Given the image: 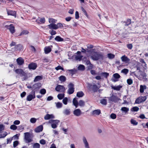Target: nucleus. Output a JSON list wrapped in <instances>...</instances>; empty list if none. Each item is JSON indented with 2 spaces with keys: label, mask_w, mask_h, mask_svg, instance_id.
<instances>
[{
  "label": "nucleus",
  "mask_w": 148,
  "mask_h": 148,
  "mask_svg": "<svg viewBox=\"0 0 148 148\" xmlns=\"http://www.w3.org/2000/svg\"><path fill=\"white\" fill-rule=\"evenodd\" d=\"M103 54L101 53L95 52L92 54L91 58L94 60H102L103 59Z\"/></svg>",
  "instance_id": "1"
},
{
  "label": "nucleus",
  "mask_w": 148,
  "mask_h": 148,
  "mask_svg": "<svg viewBox=\"0 0 148 148\" xmlns=\"http://www.w3.org/2000/svg\"><path fill=\"white\" fill-rule=\"evenodd\" d=\"M24 140L26 143H30L33 141V136L32 133L27 132L24 133Z\"/></svg>",
  "instance_id": "2"
},
{
  "label": "nucleus",
  "mask_w": 148,
  "mask_h": 148,
  "mask_svg": "<svg viewBox=\"0 0 148 148\" xmlns=\"http://www.w3.org/2000/svg\"><path fill=\"white\" fill-rule=\"evenodd\" d=\"M15 71L16 73L18 74L21 77H23L22 78V80H25L27 79V74L24 72L22 69H16L15 70Z\"/></svg>",
  "instance_id": "3"
},
{
  "label": "nucleus",
  "mask_w": 148,
  "mask_h": 148,
  "mask_svg": "<svg viewBox=\"0 0 148 148\" xmlns=\"http://www.w3.org/2000/svg\"><path fill=\"white\" fill-rule=\"evenodd\" d=\"M87 88L89 89H91L94 92H97L98 89L100 88V86H98L95 84H92L91 83H87Z\"/></svg>",
  "instance_id": "4"
},
{
  "label": "nucleus",
  "mask_w": 148,
  "mask_h": 148,
  "mask_svg": "<svg viewBox=\"0 0 148 148\" xmlns=\"http://www.w3.org/2000/svg\"><path fill=\"white\" fill-rule=\"evenodd\" d=\"M60 121L58 120H51L48 122L51 124V127L53 129H56Z\"/></svg>",
  "instance_id": "5"
},
{
  "label": "nucleus",
  "mask_w": 148,
  "mask_h": 148,
  "mask_svg": "<svg viewBox=\"0 0 148 148\" xmlns=\"http://www.w3.org/2000/svg\"><path fill=\"white\" fill-rule=\"evenodd\" d=\"M109 102H114L117 103L119 100V99L114 93H112L110 97H108Z\"/></svg>",
  "instance_id": "6"
},
{
  "label": "nucleus",
  "mask_w": 148,
  "mask_h": 148,
  "mask_svg": "<svg viewBox=\"0 0 148 148\" xmlns=\"http://www.w3.org/2000/svg\"><path fill=\"white\" fill-rule=\"evenodd\" d=\"M74 84L71 83L69 84L68 85V89L67 93L69 94H73L74 91Z\"/></svg>",
  "instance_id": "7"
},
{
  "label": "nucleus",
  "mask_w": 148,
  "mask_h": 148,
  "mask_svg": "<svg viewBox=\"0 0 148 148\" xmlns=\"http://www.w3.org/2000/svg\"><path fill=\"white\" fill-rule=\"evenodd\" d=\"M147 99L146 96L140 97L136 100L135 103H139L143 102L146 100Z\"/></svg>",
  "instance_id": "8"
},
{
  "label": "nucleus",
  "mask_w": 148,
  "mask_h": 148,
  "mask_svg": "<svg viewBox=\"0 0 148 148\" xmlns=\"http://www.w3.org/2000/svg\"><path fill=\"white\" fill-rule=\"evenodd\" d=\"M56 90L58 92H64L65 91V88L63 86L58 85L55 88Z\"/></svg>",
  "instance_id": "9"
},
{
  "label": "nucleus",
  "mask_w": 148,
  "mask_h": 148,
  "mask_svg": "<svg viewBox=\"0 0 148 148\" xmlns=\"http://www.w3.org/2000/svg\"><path fill=\"white\" fill-rule=\"evenodd\" d=\"M147 76L145 72H143L140 76L139 79L140 80H143L144 81H146L147 79L146 77Z\"/></svg>",
  "instance_id": "10"
},
{
  "label": "nucleus",
  "mask_w": 148,
  "mask_h": 148,
  "mask_svg": "<svg viewBox=\"0 0 148 148\" xmlns=\"http://www.w3.org/2000/svg\"><path fill=\"white\" fill-rule=\"evenodd\" d=\"M5 27L8 29L12 34L14 32V27L12 24H10L9 25H5Z\"/></svg>",
  "instance_id": "11"
},
{
  "label": "nucleus",
  "mask_w": 148,
  "mask_h": 148,
  "mask_svg": "<svg viewBox=\"0 0 148 148\" xmlns=\"http://www.w3.org/2000/svg\"><path fill=\"white\" fill-rule=\"evenodd\" d=\"M82 140L84 145L85 148H90L89 144L85 137H83Z\"/></svg>",
  "instance_id": "12"
},
{
  "label": "nucleus",
  "mask_w": 148,
  "mask_h": 148,
  "mask_svg": "<svg viewBox=\"0 0 148 148\" xmlns=\"http://www.w3.org/2000/svg\"><path fill=\"white\" fill-rule=\"evenodd\" d=\"M17 64L19 65H23L24 63V60L21 57H19L16 59Z\"/></svg>",
  "instance_id": "13"
},
{
  "label": "nucleus",
  "mask_w": 148,
  "mask_h": 148,
  "mask_svg": "<svg viewBox=\"0 0 148 148\" xmlns=\"http://www.w3.org/2000/svg\"><path fill=\"white\" fill-rule=\"evenodd\" d=\"M73 113L75 115L79 116L81 114V111L79 109H77L74 110Z\"/></svg>",
  "instance_id": "14"
},
{
  "label": "nucleus",
  "mask_w": 148,
  "mask_h": 148,
  "mask_svg": "<svg viewBox=\"0 0 148 148\" xmlns=\"http://www.w3.org/2000/svg\"><path fill=\"white\" fill-rule=\"evenodd\" d=\"M37 67L36 64L34 63H31L28 65V67L29 69L34 70Z\"/></svg>",
  "instance_id": "15"
},
{
  "label": "nucleus",
  "mask_w": 148,
  "mask_h": 148,
  "mask_svg": "<svg viewBox=\"0 0 148 148\" xmlns=\"http://www.w3.org/2000/svg\"><path fill=\"white\" fill-rule=\"evenodd\" d=\"M113 76L114 79H113V81L116 82L119 80V79L120 77V75L117 73L114 74Z\"/></svg>",
  "instance_id": "16"
},
{
  "label": "nucleus",
  "mask_w": 148,
  "mask_h": 148,
  "mask_svg": "<svg viewBox=\"0 0 148 148\" xmlns=\"http://www.w3.org/2000/svg\"><path fill=\"white\" fill-rule=\"evenodd\" d=\"M54 118L55 117L53 114H46L45 116L44 117V119L45 120H48L50 119H54Z\"/></svg>",
  "instance_id": "17"
},
{
  "label": "nucleus",
  "mask_w": 148,
  "mask_h": 148,
  "mask_svg": "<svg viewBox=\"0 0 148 148\" xmlns=\"http://www.w3.org/2000/svg\"><path fill=\"white\" fill-rule=\"evenodd\" d=\"M45 21V19L44 18H38L36 20V22L38 24L44 23Z\"/></svg>",
  "instance_id": "18"
},
{
  "label": "nucleus",
  "mask_w": 148,
  "mask_h": 148,
  "mask_svg": "<svg viewBox=\"0 0 148 148\" xmlns=\"http://www.w3.org/2000/svg\"><path fill=\"white\" fill-rule=\"evenodd\" d=\"M122 61L123 62L126 63H128L130 61V59L128 58L127 56L124 55L121 58Z\"/></svg>",
  "instance_id": "19"
},
{
  "label": "nucleus",
  "mask_w": 148,
  "mask_h": 148,
  "mask_svg": "<svg viewBox=\"0 0 148 148\" xmlns=\"http://www.w3.org/2000/svg\"><path fill=\"white\" fill-rule=\"evenodd\" d=\"M35 97V92H34L33 95L30 94L27 96L26 100L27 101H30L32 99H34Z\"/></svg>",
  "instance_id": "20"
},
{
  "label": "nucleus",
  "mask_w": 148,
  "mask_h": 148,
  "mask_svg": "<svg viewBox=\"0 0 148 148\" xmlns=\"http://www.w3.org/2000/svg\"><path fill=\"white\" fill-rule=\"evenodd\" d=\"M121 110L122 112L125 114H127L129 110V108L126 107H123L121 108Z\"/></svg>",
  "instance_id": "21"
},
{
  "label": "nucleus",
  "mask_w": 148,
  "mask_h": 148,
  "mask_svg": "<svg viewBox=\"0 0 148 148\" xmlns=\"http://www.w3.org/2000/svg\"><path fill=\"white\" fill-rule=\"evenodd\" d=\"M77 53L78 55L76 56L75 59L76 60H79V61H80L81 60L83 56L81 55L80 52L78 51L77 52Z\"/></svg>",
  "instance_id": "22"
},
{
  "label": "nucleus",
  "mask_w": 148,
  "mask_h": 148,
  "mask_svg": "<svg viewBox=\"0 0 148 148\" xmlns=\"http://www.w3.org/2000/svg\"><path fill=\"white\" fill-rule=\"evenodd\" d=\"M49 28L50 29H57L56 24L54 23H51L48 25Z\"/></svg>",
  "instance_id": "23"
},
{
  "label": "nucleus",
  "mask_w": 148,
  "mask_h": 148,
  "mask_svg": "<svg viewBox=\"0 0 148 148\" xmlns=\"http://www.w3.org/2000/svg\"><path fill=\"white\" fill-rule=\"evenodd\" d=\"M43 127L42 125H40L38 127L35 129V131L36 132H39L42 131Z\"/></svg>",
  "instance_id": "24"
},
{
  "label": "nucleus",
  "mask_w": 148,
  "mask_h": 148,
  "mask_svg": "<svg viewBox=\"0 0 148 148\" xmlns=\"http://www.w3.org/2000/svg\"><path fill=\"white\" fill-rule=\"evenodd\" d=\"M101 113V110L97 109L93 111L92 112V114L94 115H98Z\"/></svg>",
  "instance_id": "25"
},
{
  "label": "nucleus",
  "mask_w": 148,
  "mask_h": 148,
  "mask_svg": "<svg viewBox=\"0 0 148 148\" xmlns=\"http://www.w3.org/2000/svg\"><path fill=\"white\" fill-rule=\"evenodd\" d=\"M7 14L8 15H10L14 16H15L16 13L15 11L7 10Z\"/></svg>",
  "instance_id": "26"
},
{
  "label": "nucleus",
  "mask_w": 148,
  "mask_h": 148,
  "mask_svg": "<svg viewBox=\"0 0 148 148\" xmlns=\"http://www.w3.org/2000/svg\"><path fill=\"white\" fill-rule=\"evenodd\" d=\"M147 88V87L145 85H140V92L142 93L144 92V90Z\"/></svg>",
  "instance_id": "27"
},
{
  "label": "nucleus",
  "mask_w": 148,
  "mask_h": 148,
  "mask_svg": "<svg viewBox=\"0 0 148 148\" xmlns=\"http://www.w3.org/2000/svg\"><path fill=\"white\" fill-rule=\"evenodd\" d=\"M63 113L66 115H69L70 114L71 110L69 109H65L63 111Z\"/></svg>",
  "instance_id": "28"
},
{
  "label": "nucleus",
  "mask_w": 148,
  "mask_h": 148,
  "mask_svg": "<svg viewBox=\"0 0 148 148\" xmlns=\"http://www.w3.org/2000/svg\"><path fill=\"white\" fill-rule=\"evenodd\" d=\"M44 50L45 53L47 54L51 51V49L49 47H45Z\"/></svg>",
  "instance_id": "29"
},
{
  "label": "nucleus",
  "mask_w": 148,
  "mask_h": 148,
  "mask_svg": "<svg viewBox=\"0 0 148 148\" xmlns=\"http://www.w3.org/2000/svg\"><path fill=\"white\" fill-rule=\"evenodd\" d=\"M73 105L76 108H77L78 106V102L75 98L73 99Z\"/></svg>",
  "instance_id": "30"
},
{
  "label": "nucleus",
  "mask_w": 148,
  "mask_h": 148,
  "mask_svg": "<svg viewBox=\"0 0 148 148\" xmlns=\"http://www.w3.org/2000/svg\"><path fill=\"white\" fill-rule=\"evenodd\" d=\"M55 40L58 42H62L64 41V39L59 36H56L55 38Z\"/></svg>",
  "instance_id": "31"
},
{
  "label": "nucleus",
  "mask_w": 148,
  "mask_h": 148,
  "mask_svg": "<svg viewBox=\"0 0 148 148\" xmlns=\"http://www.w3.org/2000/svg\"><path fill=\"white\" fill-rule=\"evenodd\" d=\"M85 105V103L84 101L82 100H80L78 104V105H79L81 107H83Z\"/></svg>",
  "instance_id": "32"
},
{
  "label": "nucleus",
  "mask_w": 148,
  "mask_h": 148,
  "mask_svg": "<svg viewBox=\"0 0 148 148\" xmlns=\"http://www.w3.org/2000/svg\"><path fill=\"white\" fill-rule=\"evenodd\" d=\"M7 134V133L6 132L3 133H0V138H4Z\"/></svg>",
  "instance_id": "33"
},
{
  "label": "nucleus",
  "mask_w": 148,
  "mask_h": 148,
  "mask_svg": "<svg viewBox=\"0 0 148 148\" xmlns=\"http://www.w3.org/2000/svg\"><path fill=\"white\" fill-rule=\"evenodd\" d=\"M84 95V93L82 91L78 92L77 93V96L79 97H82Z\"/></svg>",
  "instance_id": "34"
},
{
  "label": "nucleus",
  "mask_w": 148,
  "mask_h": 148,
  "mask_svg": "<svg viewBox=\"0 0 148 148\" xmlns=\"http://www.w3.org/2000/svg\"><path fill=\"white\" fill-rule=\"evenodd\" d=\"M112 88L115 90H119L121 88L122 86H112Z\"/></svg>",
  "instance_id": "35"
},
{
  "label": "nucleus",
  "mask_w": 148,
  "mask_h": 148,
  "mask_svg": "<svg viewBox=\"0 0 148 148\" xmlns=\"http://www.w3.org/2000/svg\"><path fill=\"white\" fill-rule=\"evenodd\" d=\"M42 77L39 76H36L34 79V82H36L42 79Z\"/></svg>",
  "instance_id": "36"
},
{
  "label": "nucleus",
  "mask_w": 148,
  "mask_h": 148,
  "mask_svg": "<svg viewBox=\"0 0 148 148\" xmlns=\"http://www.w3.org/2000/svg\"><path fill=\"white\" fill-rule=\"evenodd\" d=\"M100 103L103 105H106L107 104V100L105 99H102L100 100Z\"/></svg>",
  "instance_id": "37"
},
{
  "label": "nucleus",
  "mask_w": 148,
  "mask_h": 148,
  "mask_svg": "<svg viewBox=\"0 0 148 148\" xmlns=\"http://www.w3.org/2000/svg\"><path fill=\"white\" fill-rule=\"evenodd\" d=\"M78 69L79 70L84 71L85 69V66L82 64H80L79 65L78 67Z\"/></svg>",
  "instance_id": "38"
},
{
  "label": "nucleus",
  "mask_w": 148,
  "mask_h": 148,
  "mask_svg": "<svg viewBox=\"0 0 148 148\" xmlns=\"http://www.w3.org/2000/svg\"><path fill=\"white\" fill-rule=\"evenodd\" d=\"M55 104L56 107L58 108H60L62 107V104L61 103L58 102L57 103H55Z\"/></svg>",
  "instance_id": "39"
},
{
  "label": "nucleus",
  "mask_w": 148,
  "mask_h": 148,
  "mask_svg": "<svg viewBox=\"0 0 148 148\" xmlns=\"http://www.w3.org/2000/svg\"><path fill=\"white\" fill-rule=\"evenodd\" d=\"M22 46L21 45H18L15 46L14 48L15 50H20L21 49Z\"/></svg>",
  "instance_id": "40"
},
{
  "label": "nucleus",
  "mask_w": 148,
  "mask_h": 148,
  "mask_svg": "<svg viewBox=\"0 0 148 148\" xmlns=\"http://www.w3.org/2000/svg\"><path fill=\"white\" fill-rule=\"evenodd\" d=\"M64 94H60L58 95L57 97L58 99L60 100L62 99L64 97Z\"/></svg>",
  "instance_id": "41"
},
{
  "label": "nucleus",
  "mask_w": 148,
  "mask_h": 148,
  "mask_svg": "<svg viewBox=\"0 0 148 148\" xmlns=\"http://www.w3.org/2000/svg\"><path fill=\"white\" fill-rule=\"evenodd\" d=\"M60 80L62 82H64L66 80V77L64 76H61L59 77Z\"/></svg>",
  "instance_id": "42"
},
{
  "label": "nucleus",
  "mask_w": 148,
  "mask_h": 148,
  "mask_svg": "<svg viewBox=\"0 0 148 148\" xmlns=\"http://www.w3.org/2000/svg\"><path fill=\"white\" fill-rule=\"evenodd\" d=\"M139 110L138 107L137 106L134 107L131 109L132 111L137 112Z\"/></svg>",
  "instance_id": "43"
},
{
  "label": "nucleus",
  "mask_w": 148,
  "mask_h": 148,
  "mask_svg": "<svg viewBox=\"0 0 148 148\" xmlns=\"http://www.w3.org/2000/svg\"><path fill=\"white\" fill-rule=\"evenodd\" d=\"M101 75L106 78H107L109 76V74L106 72H103L101 73Z\"/></svg>",
  "instance_id": "44"
},
{
  "label": "nucleus",
  "mask_w": 148,
  "mask_h": 148,
  "mask_svg": "<svg viewBox=\"0 0 148 148\" xmlns=\"http://www.w3.org/2000/svg\"><path fill=\"white\" fill-rule=\"evenodd\" d=\"M108 57L109 59H112L114 57L115 55L112 53H108Z\"/></svg>",
  "instance_id": "45"
},
{
  "label": "nucleus",
  "mask_w": 148,
  "mask_h": 148,
  "mask_svg": "<svg viewBox=\"0 0 148 148\" xmlns=\"http://www.w3.org/2000/svg\"><path fill=\"white\" fill-rule=\"evenodd\" d=\"M129 70L127 69H124L121 71V72L124 73L125 74H127Z\"/></svg>",
  "instance_id": "46"
},
{
  "label": "nucleus",
  "mask_w": 148,
  "mask_h": 148,
  "mask_svg": "<svg viewBox=\"0 0 148 148\" xmlns=\"http://www.w3.org/2000/svg\"><path fill=\"white\" fill-rule=\"evenodd\" d=\"M131 124L134 125H137L138 124V122L135 120L133 119H132L131 120Z\"/></svg>",
  "instance_id": "47"
},
{
  "label": "nucleus",
  "mask_w": 148,
  "mask_h": 148,
  "mask_svg": "<svg viewBox=\"0 0 148 148\" xmlns=\"http://www.w3.org/2000/svg\"><path fill=\"white\" fill-rule=\"evenodd\" d=\"M17 128V127L15 125H11L10 129L13 130H15Z\"/></svg>",
  "instance_id": "48"
},
{
  "label": "nucleus",
  "mask_w": 148,
  "mask_h": 148,
  "mask_svg": "<svg viewBox=\"0 0 148 148\" xmlns=\"http://www.w3.org/2000/svg\"><path fill=\"white\" fill-rule=\"evenodd\" d=\"M57 29L59 28H61L64 27L63 26L61 23H58L56 24Z\"/></svg>",
  "instance_id": "49"
},
{
  "label": "nucleus",
  "mask_w": 148,
  "mask_h": 148,
  "mask_svg": "<svg viewBox=\"0 0 148 148\" xmlns=\"http://www.w3.org/2000/svg\"><path fill=\"white\" fill-rule=\"evenodd\" d=\"M33 148H40V145L38 143H36L33 145Z\"/></svg>",
  "instance_id": "50"
},
{
  "label": "nucleus",
  "mask_w": 148,
  "mask_h": 148,
  "mask_svg": "<svg viewBox=\"0 0 148 148\" xmlns=\"http://www.w3.org/2000/svg\"><path fill=\"white\" fill-rule=\"evenodd\" d=\"M56 20L54 19L53 18H50L49 19V22L50 23H56Z\"/></svg>",
  "instance_id": "51"
},
{
  "label": "nucleus",
  "mask_w": 148,
  "mask_h": 148,
  "mask_svg": "<svg viewBox=\"0 0 148 148\" xmlns=\"http://www.w3.org/2000/svg\"><path fill=\"white\" fill-rule=\"evenodd\" d=\"M110 118L112 119H116V114L114 113H112L110 115Z\"/></svg>",
  "instance_id": "52"
},
{
  "label": "nucleus",
  "mask_w": 148,
  "mask_h": 148,
  "mask_svg": "<svg viewBox=\"0 0 148 148\" xmlns=\"http://www.w3.org/2000/svg\"><path fill=\"white\" fill-rule=\"evenodd\" d=\"M68 101V99L67 97H65L63 99L62 102L65 105L67 104Z\"/></svg>",
  "instance_id": "53"
},
{
  "label": "nucleus",
  "mask_w": 148,
  "mask_h": 148,
  "mask_svg": "<svg viewBox=\"0 0 148 148\" xmlns=\"http://www.w3.org/2000/svg\"><path fill=\"white\" fill-rule=\"evenodd\" d=\"M123 23H125V25L128 26L131 23V20L130 19H128L127 20V21L126 22H123Z\"/></svg>",
  "instance_id": "54"
},
{
  "label": "nucleus",
  "mask_w": 148,
  "mask_h": 148,
  "mask_svg": "<svg viewBox=\"0 0 148 148\" xmlns=\"http://www.w3.org/2000/svg\"><path fill=\"white\" fill-rule=\"evenodd\" d=\"M36 121V119L34 118H32L30 119V122L33 123H35Z\"/></svg>",
  "instance_id": "55"
},
{
  "label": "nucleus",
  "mask_w": 148,
  "mask_h": 148,
  "mask_svg": "<svg viewBox=\"0 0 148 148\" xmlns=\"http://www.w3.org/2000/svg\"><path fill=\"white\" fill-rule=\"evenodd\" d=\"M46 92V90L45 89H42L40 91V93L42 95H44Z\"/></svg>",
  "instance_id": "56"
},
{
  "label": "nucleus",
  "mask_w": 148,
  "mask_h": 148,
  "mask_svg": "<svg viewBox=\"0 0 148 148\" xmlns=\"http://www.w3.org/2000/svg\"><path fill=\"white\" fill-rule=\"evenodd\" d=\"M18 141H16L13 142V147H16L18 145Z\"/></svg>",
  "instance_id": "57"
},
{
  "label": "nucleus",
  "mask_w": 148,
  "mask_h": 148,
  "mask_svg": "<svg viewBox=\"0 0 148 148\" xmlns=\"http://www.w3.org/2000/svg\"><path fill=\"white\" fill-rule=\"evenodd\" d=\"M55 69L57 71L60 69H61L62 71L64 70V69L60 66H58L56 67Z\"/></svg>",
  "instance_id": "58"
},
{
  "label": "nucleus",
  "mask_w": 148,
  "mask_h": 148,
  "mask_svg": "<svg viewBox=\"0 0 148 148\" xmlns=\"http://www.w3.org/2000/svg\"><path fill=\"white\" fill-rule=\"evenodd\" d=\"M127 82L129 85H131L133 83L132 80L131 79H128L127 80Z\"/></svg>",
  "instance_id": "59"
},
{
  "label": "nucleus",
  "mask_w": 148,
  "mask_h": 148,
  "mask_svg": "<svg viewBox=\"0 0 148 148\" xmlns=\"http://www.w3.org/2000/svg\"><path fill=\"white\" fill-rule=\"evenodd\" d=\"M42 60L44 62H49L50 60L48 58H45L42 59Z\"/></svg>",
  "instance_id": "60"
},
{
  "label": "nucleus",
  "mask_w": 148,
  "mask_h": 148,
  "mask_svg": "<svg viewBox=\"0 0 148 148\" xmlns=\"http://www.w3.org/2000/svg\"><path fill=\"white\" fill-rule=\"evenodd\" d=\"M79 18V13L77 11H76L75 13V18L77 19Z\"/></svg>",
  "instance_id": "61"
},
{
  "label": "nucleus",
  "mask_w": 148,
  "mask_h": 148,
  "mask_svg": "<svg viewBox=\"0 0 148 148\" xmlns=\"http://www.w3.org/2000/svg\"><path fill=\"white\" fill-rule=\"evenodd\" d=\"M4 126L2 124L0 125V132L4 130Z\"/></svg>",
  "instance_id": "62"
},
{
  "label": "nucleus",
  "mask_w": 148,
  "mask_h": 148,
  "mask_svg": "<svg viewBox=\"0 0 148 148\" xmlns=\"http://www.w3.org/2000/svg\"><path fill=\"white\" fill-rule=\"evenodd\" d=\"M68 71L71 72V73L73 75L75 74V73L76 72V70L74 69H71V70H69Z\"/></svg>",
  "instance_id": "63"
},
{
  "label": "nucleus",
  "mask_w": 148,
  "mask_h": 148,
  "mask_svg": "<svg viewBox=\"0 0 148 148\" xmlns=\"http://www.w3.org/2000/svg\"><path fill=\"white\" fill-rule=\"evenodd\" d=\"M127 47L130 49H131L132 48V44H129L127 45Z\"/></svg>",
  "instance_id": "64"
}]
</instances>
